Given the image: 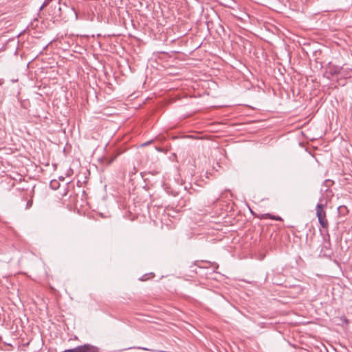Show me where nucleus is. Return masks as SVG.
I'll list each match as a JSON object with an SVG mask.
<instances>
[{
  "instance_id": "1",
  "label": "nucleus",
  "mask_w": 352,
  "mask_h": 352,
  "mask_svg": "<svg viewBox=\"0 0 352 352\" xmlns=\"http://www.w3.org/2000/svg\"><path fill=\"white\" fill-rule=\"evenodd\" d=\"M324 205L318 203L316 205V216L318 219V222L323 228H327L329 226L328 221L326 218V212L324 210Z\"/></svg>"
},
{
  "instance_id": "2",
  "label": "nucleus",
  "mask_w": 352,
  "mask_h": 352,
  "mask_svg": "<svg viewBox=\"0 0 352 352\" xmlns=\"http://www.w3.org/2000/svg\"><path fill=\"white\" fill-rule=\"evenodd\" d=\"M340 76L344 78H352V68L346 65L342 66Z\"/></svg>"
},
{
  "instance_id": "3",
  "label": "nucleus",
  "mask_w": 352,
  "mask_h": 352,
  "mask_svg": "<svg viewBox=\"0 0 352 352\" xmlns=\"http://www.w3.org/2000/svg\"><path fill=\"white\" fill-rule=\"evenodd\" d=\"M329 74L333 76L334 75H340L341 74V67L332 65L329 67Z\"/></svg>"
},
{
  "instance_id": "4",
  "label": "nucleus",
  "mask_w": 352,
  "mask_h": 352,
  "mask_svg": "<svg viewBox=\"0 0 352 352\" xmlns=\"http://www.w3.org/2000/svg\"><path fill=\"white\" fill-rule=\"evenodd\" d=\"M262 218H263V219H273V220H276V221H280V220H282V218L280 217L272 215L271 214H269V213L263 214L262 215Z\"/></svg>"
},
{
  "instance_id": "5",
  "label": "nucleus",
  "mask_w": 352,
  "mask_h": 352,
  "mask_svg": "<svg viewBox=\"0 0 352 352\" xmlns=\"http://www.w3.org/2000/svg\"><path fill=\"white\" fill-rule=\"evenodd\" d=\"M116 159V156L109 159V158H103L102 160L105 163L107 166L110 165Z\"/></svg>"
},
{
  "instance_id": "6",
  "label": "nucleus",
  "mask_w": 352,
  "mask_h": 352,
  "mask_svg": "<svg viewBox=\"0 0 352 352\" xmlns=\"http://www.w3.org/2000/svg\"><path fill=\"white\" fill-rule=\"evenodd\" d=\"M32 201L29 200L27 202L26 208H30L32 206Z\"/></svg>"
},
{
  "instance_id": "7",
  "label": "nucleus",
  "mask_w": 352,
  "mask_h": 352,
  "mask_svg": "<svg viewBox=\"0 0 352 352\" xmlns=\"http://www.w3.org/2000/svg\"><path fill=\"white\" fill-rule=\"evenodd\" d=\"M48 4H44V2H43V4L41 5V8H40V10H41L44 7H45Z\"/></svg>"
},
{
  "instance_id": "8",
  "label": "nucleus",
  "mask_w": 352,
  "mask_h": 352,
  "mask_svg": "<svg viewBox=\"0 0 352 352\" xmlns=\"http://www.w3.org/2000/svg\"><path fill=\"white\" fill-rule=\"evenodd\" d=\"M52 0H45L44 4H49Z\"/></svg>"
}]
</instances>
